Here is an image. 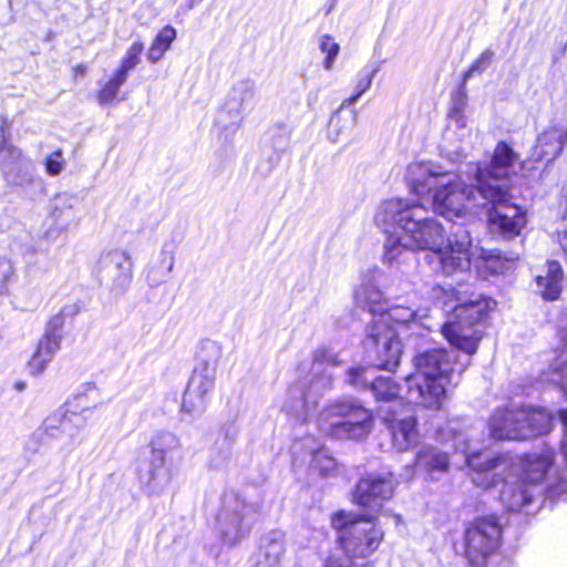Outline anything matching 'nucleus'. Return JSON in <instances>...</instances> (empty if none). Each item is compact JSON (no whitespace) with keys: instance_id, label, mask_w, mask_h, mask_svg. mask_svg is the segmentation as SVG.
Here are the masks:
<instances>
[{"instance_id":"nucleus-1","label":"nucleus","mask_w":567,"mask_h":567,"mask_svg":"<svg viewBox=\"0 0 567 567\" xmlns=\"http://www.w3.org/2000/svg\"><path fill=\"white\" fill-rule=\"evenodd\" d=\"M437 439L444 442L452 441L453 447L466 455V463L473 471V483L482 488H492L497 484L496 477L502 476L499 501L507 511L517 512L527 507L534 499L538 485L548 481L547 487L553 496H561L567 492L565 481L557 482L554 472V453L546 450L540 454L534 453L520 460L523 475L518 477L512 472V464L507 457L495 456L492 452L481 451L470 453L467 434L462 431L458 421H450L437 431Z\"/></svg>"},{"instance_id":"nucleus-2","label":"nucleus","mask_w":567,"mask_h":567,"mask_svg":"<svg viewBox=\"0 0 567 567\" xmlns=\"http://www.w3.org/2000/svg\"><path fill=\"white\" fill-rule=\"evenodd\" d=\"M374 223L383 231H390L398 225L413 249L431 250L437 256L440 269L445 276L464 274L471 267L474 254L470 231L458 227L445 239L442 224L427 217L421 204L402 198L385 200L378 207Z\"/></svg>"},{"instance_id":"nucleus-3","label":"nucleus","mask_w":567,"mask_h":567,"mask_svg":"<svg viewBox=\"0 0 567 567\" xmlns=\"http://www.w3.org/2000/svg\"><path fill=\"white\" fill-rule=\"evenodd\" d=\"M406 181L414 194L429 196L433 212L446 219L473 217L485 206L477 183L466 184L458 174L437 162L411 163L406 168Z\"/></svg>"},{"instance_id":"nucleus-4","label":"nucleus","mask_w":567,"mask_h":567,"mask_svg":"<svg viewBox=\"0 0 567 567\" xmlns=\"http://www.w3.org/2000/svg\"><path fill=\"white\" fill-rule=\"evenodd\" d=\"M429 293L430 299L441 306L443 310H452V316L442 328L444 337L453 347L466 354L475 353L481 340V333L476 324L491 309V301L476 299L468 302H458L454 290L441 286L432 287Z\"/></svg>"},{"instance_id":"nucleus-5","label":"nucleus","mask_w":567,"mask_h":567,"mask_svg":"<svg viewBox=\"0 0 567 567\" xmlns=\"http://www.w3.org/2000/svg\"><path fill=\"white\" fill-rule=\"evenodd\" d=\"M427 310L393 305L373 318L367 328L364 348L373 352L380 369L392 370L402 354L400 334L402 329L417 318L426 317Z\"/></svg>"},{"instance_id":"nucleus-6","label":"nucleus","mask_w":567,"mask_h":567,"mask_svg":"<svg viewBox=\"0 0 567 567\" xmlns=\"http://www.w3.org/2000/svg\"><path fill=\"white\" fill-rule=\"evenodd\" d=\"M414 365L415 372L405 379L408 400L426 409H440L454 372L451 354L434 349L417 355Z\"/></svg>"},{"instance_id":"nucleus-7","label":"nucleus","mask_w":567,"mask_h":567,"mask_svg":"<svg viewBox=\"0 0 567 567\" xmlns=\"http://www.w3.org/2000/svg\"><path fill=\"white\" fill-rule=\"evenodd\" d=\"M371 412L353 400H340L326 405L317 417V427L333 439L362 440L372 429Z\"/></svg>"},{"instance_id":"nucleus-8","label":"nucleus","mask_w":567,"mask_h":567,"mask_svg":"<svg viewBox=\"0 0 567 567\" xmlns=\"http://www.w3.org/2000/svg\"><path fill=\"white\" fill-rule=\"evenodd\" d=\"M331 526L339 533L343 551L352 559L371 556L384 538L373 516L340 511L331 516Z\"/></svg>"},{"instance_id":"nucleus-9","label":"nucleus","mask_w":567,"mask_h":567,"mask_svg":"<svg viewBox=\"0 0 567 567\" xmlns=\"http://www.w3.org/2000/svg\"><path fill=\"white\" fill-rule=\"evenodd\" d=\"M550 429L551 417L542 409L497 410L488 423L489 434L496 440H526Z\"/></svg>"},{"instance_id":"nucleus-10","label":"nucleus","mask_w":567,"mask_h":567,"mask_svg":"<svg viewBox=\"0 0 567 567\" xmlns=\"http://www.w3.org/2000/svg\"><path fill=\"white\" fill-rule=\"evenodd\" d=\"M478 194L482 203L491 206L487 212L491 229L506 237L519 235L526 225V215L522 207L509 202L508 189L506 187L488 188L483 184Z\"/></svg>"},{"instance_id":"nucleus-11","label":"nucleus","mask_w":567,"mask_h":567,"mask_svg":"<svg viewBox=\"0 0 567 567\" xmlns=\"http://www.w3.org/2000/svg\"><path fill=\"white\" fill-rule=\"evenodd\" d=\"M502 528L495 516L473 520L464 533V555L473 567H482L499 546Z\"/></svg>"},{"instance_id":"nucleus-12","label":"nucleus","mask_w":567,"mask_h":567,"mask_svg":"<svg viewBox=\"0 0 567 567\" xmlns=\"http://www.w3.org/2000/svg\"><path fill=\"white\" fill-rule=\"evenodd\" d=\"M257 519L256 508L237 495L225 498L218 515V528L227 545H236L245 538Z\"/></svg>"},{"instance_id":"nucleus-13","label":"nucleus","mask_w":567,"mask_h":567,"mask_svg":"<svg viewBox=\"0 0 567 567\" xmlns=\"http://www.w3.org/2000/svg\"><path fill=\"white\" fill-rule=\"evenodd\" d=\"M522 168L519 155L505 142H498L488 163H477L473 172V181L477 190L484 184L488 188L504 187L501 181L516 175Z\"/></svg>"},{"instance_id":"nucleus-14","label":"nucleus","mask_w":567,"mask_h":567,"mask_svg":"<svg viewBox=\"0 0 567 567\" xmlns=\"http://www.w3.org/2000/svg\"><path fill=\"white\" fill-rule=\"evenodd\" d=\"M75 403H69L70 406L81 408L85 401L84 395H78ZM91 410L83 408L81 412L76 410L55 411L43 422V430L49 437H66L69 445L75 446L83 441L82 430L86 426Z\"/></svg>"},{"instance_id":"nucleus-15","label":"nucleus","mask_w":567,"mask_h":567,"mask_svg":"<svg viewBox=\"0 0 567 567\" xmlns=\"http://www.w3.org/2000/svg\"><path fill=\"white\" fill-rule=\"evenodd\" d=\"M384 282V271L378 266H374L363 272L361 282L354 292L357 305L368 309L374 315V318H377L379 313L383 312L385 310V306H388V299L383 291Z\"/></svg>"},{"instance_id":"nucleus-16","label":"nucleus","mask_w":567,"mask_h":567,"mask_svg":"<svg viewBox=\"0 0 567 567\" xmlns=\"http://www.w3.org/2000/svg\"><path fill=\"white\" fill-rule=\"evenodd\" d=\"M216 374L194 368L183 396L182 411L190 416L205 412L215 389Z\"/></svg>"},{"instance_id":"nucleus-17","label":"nucleus","mask_w":567,"mask_h":567,"mask_svg":"<svg viewBox=\"0 0 567 567\" xmlns=\"http://www.w3.org/2000/svg\"><path fill=\"white\" fill-rule=\"evenodd\" d=\"M394 486L391 473L371 474L361 478L357 484L354 499L360 506L379 509L384 501L392 497Z\"/></svg>"},{"instance_id":"nucleus-18","label":"nucleus","mask_w":567,"mask_h":567,"mask_svg":"<svg viewBox=\"0 0 567 567\" xmlns=\"http://www.w3.org/2000/svg\"><path fill=\"white\" fill-rule=\"evenodd\" d=\"M382 413V419L391 433L392 445L396 451H408L417 443L419 431L413 415H402L391 410Z\"/></svg>"},{"instance_id":"nucleus-19","label":"nucleus","mask_w":567,"mask_h":567,"mask_svg":"<svg viewBox=\"0 0 567 567\" xmlns=\"http://www.w3.org/2000/svg\"><path fill=\"white\" fill-rule=\"evenodd\" d=\"M151 480H157V470L175 456L182 460V443L177 435L172 432L156 433L151 440Z\"/></svg>"},{"instance_id":"nucleus-20","label":"nucleus","mask_w":567,"mask_h":567,"mask_svg":"<svg viewBox=\"0 0 567 567\" xmlns=\"http://www.w3.org/2000/svg\"><path fill=\"white\" fill-rule=\"evenodd\" d=\"M62 332L60 328L51 323L43 337L39 340L37 348L28 361L27 368L31 375H40L44 372L48 364L52 361L55 353L61 348Z\"/></svg>"},{"instance_id":"nucleus-21","label":"nucleus","mask_w":567,"mask_h":567,"mask_svg":"<svg viewBox=\"0 0 567 567\" xmlns=\"http://www.w3.org/2000/svg\"><path fill=\"white\" fill-rule=\"evenodd\" d=\"M370 370L363 367H353L348 370L347 381L359 388L370 386L378 401L390 402L399 398L400 388L390 377H379L370 381Z\"/></svg>"},{"instance_id":"nucleus-22","label":"nucleus","mask_w":567,"mask_h":567,"mask_svg":"<svg viewBox=\"0 0 567 567\" xmlns=\"http://www.w3.org/2000/svg\"><path fill=\"white\" fill-rule=\"evenodd\" d=\"M388 237L384 241L383 262L390 267H398L415 261L411 245L404 239V234L398 225H394L390 231H384Z\"/></svg>"},{"instance_id":"nucleus-23","label":"nucleus","mask_w":567,"mask_h":567,"mask_svg":"<svg viewBox=\"0 0 567 567\" xmlns=\"http://www.w3.org/2000/svg\"><path fill=\"white\" fill-rule=\"evenodd\" d=\"M567 144V127L550 126L537 137L533 156L538 161L553 162L564 151Z\"/></svg>"},{"instance_id":"nucleus-24","label":"nucleus","mask_w":567,"mask_h":567,"mask_svg":"<svg viewBox=\"0 0 567 567\" xmlns=\"http://www.w3.org/2000/svg\"><path fill=\"white\" fill-rule=\"evenodd\" d=\"M101 268L110 275L114 274V284L125 289L132 279V261L125 250H110L101 258Z\"/></svg>"},{"instance_id":"nucleus-25","label":"nucleus","mask_w":567,"mask_h":567,"mask_svg":"<svg viewBox=\"0 0 567 567\" xmlns=\"http://www.w3.org/2000/svg\"><path fill=\"white\" fill-rule=\"evenodd\" d=\"M518 254H503L498 250L480 249L476 267L483 274L497 275L512 268Z\"/></svg>"},{"instance_id":"nucleus-26","label":"nucleus","mask_w":567,"mask_h":567,"mask_svg":"<svg viewBox=\"0 0 567 567\" xmlns=\"http://www.w3.org/2000/svg\"><path fill=\"white\" fill-rule=\"evenodd\" d=\"M415 465L433 476L434 474L446 473L450 467V458L446 452H442L435 446L423 445L415 457Z\"/></svg>"},{"instance_id":"nucleus-27","label":"nucleus","mask_w":567,"mask_h":567,"mask_svg":"<svg viewBox=\"0 0 567 567\" xmlns=\"http://www.w3.org/2000/svg\"><path fill=\"white\" fill-rule=\"evenodd\" d=\"M563 268L559 262L551 260L547 262L546 275H538L536 284L543 298L555 300L561 290Z\"/></svg>"},{"instance_id":"nucleus-28","label":"nucleus","mask_w":567,"mask_h":567,"mask_svg":"<svg viewBox=\"0 0 567 567\" xmlns=\"http://www.w3.org/2000/svg\"><path fill=\"white\" fill-rule=\"evenodd\" d=\"M175 264V247L165 244L158 254L157 260L147 269V280L151 286H158L172 272Z\"/></svg>"},{"instance_id":"nucleus-29","label":"nucleus","mask_w":567,"mask_h":567,"mask_svg":"<svg viewBox=\"0 0 567 567\" xmlns=\"http://www.w3.org/2000/svg\"><path fill=\"white\" fill-rule=\"evenodd\" d=\"M245 110L240 103L228 94L216 118V126L221 131L234 134L240 126Z\"/></svg>"},{"instance_id":"nucleus-30","label":"nucleus","mask_w":567,"mask_h":567,"mask_svg":"<svg viewBox=\"0 0 567 567\" xmlns=\"http://www.w3.org/2000/svg\"><path fill=\"white\" fill-rule=\"evenodd\" d=\"M73 203L74 199L66 194L59 195L53 200L51 216L62 229H68L78 223Z\"/></svg>"},{"instance_id":"nucleus-31","label":"nucleus","mask_w":567,"mask_h":567,"mask_svg":"<svg viewBox=\"0 0 567 567\" xmlns=\"http://www.w3.org/2000/svg\"><path fill=\"white\" fill-rule=\"evenodd\" d=\"M221 355L223 348L219 343L204 340L197 351L195 368L216 374Z\"/></svg>"},{"instance_id":"nucleus-32","label":"nucleus","mask_w":567,"mask_h":567,"mask_svg":"<svg viewBox=\"0 0 567 567\" xmlns=\"http://www.w3.org/2000/svg\"><path fill=\"white\" fill-rule=\"evenodd\" d=\"M177 37V31L174 27L167 24L163 27L154 38L147 51V60L151 63H157L163 59L165 53L169 50L172 43Z\"/></svg>"},{"instance_id":"nucleus-33","label":"nucleus","mask_w":567,"mask_h":567,"mask_svg":"<svg viewBox=\"0 0 567 567\" xmlns=\"http://www.w3.org/2000/svg\"><path fill=\"white\" fill-rule=\"evenodd\" d=\"M357 123V113L342 116L340 111L336 112L330 118L328 127V136L332 142H338L343 137H348Z\"/></svg>"},{"instance_id":"nucleus-34","label":"nucleus","mask_w":567,"mask_h":567,"mask_svg":"<svg viewBox=\"0 0 567 567\" xmlns=\"http://www.w3.org/2000/svg\"><path fill=\"white\" fill-rule=\"evenodd\" d=\"M260 550L269 567L276 566L284 554V535L277 530L270 532L262 538Z\"/></svg>"},{"instance_id":"nucleus-35","label":"nucleus","mask_w":567,"mask_h":567,"mask_svg":"<svg viewBox=\"0 0 567 567\" xmlns=\"http://www.w3.org/2000/svg\"><path fill=\"white\" fill-rule=\"evenodd\" d=\"M6 181L16 186H27L32 183L34 177L33 164L30 158L19 162L13 168L3 173Z\"/></svg>"},{"instance_id":"nucleus-36","label":"nucleus","mask_w":567,"mask_h":567,"mask_svg":"<svg viewBox=\"0 0 567 567\" xmlns=\"http://www.w3.org/2000/svg\"><path fill=\"white\" fill-rule=\"evenodd\" d=\"M563 340L566 343L565 348L559 353L546 379L558 384L567 395V333L563 336Z\"/></svg>"},{"instance_id":"nucleus-37","label":"nucleus","mask_w":567,"mask_h":567,"mask_svg":"<svg viewBox=\"0 0 567 567\" xmlns=\"http://www.w3.org/2000/svg\"><path fill=\"white\" fill-rule=\"evenodd\" d=\"M126 78L114 72V74L102 85L97 94L100 104H109L116 100L121 86L126 82Z\"/></svg>"},{"instance_id":"nucleus-38","label":"nucleus","mask_w":567,"mask_h":567,"mask_svg":"<svg viewBox=\"0 0 567 567\" xmlns=\"http://www.w3.org/2000/svg\"><path fill=\"white\" fill-rule=\"evenodd\" d=\"M28 157L23 155L22 151L14 146L13 144L3 141L0 145V167L2 174L8 169L18 165L19 162L25 161Z\"/></svg>"},{"instance_id":"nucleus-39","label":"nucleus","mask_w":567,"mask_h":567,"mask_svg":"<svg viewBox=\"0 0 567 567\" xmlns=\"http://www.w3.org/2000/svg\"><path fill=\"white\" fill-rule=\"evenodd\" d=\"M452 134H456V138L461 143H467L471 140V128L467 127V120L465 114L450 115L446 140H452Z\"/></svg>"},{"instance_id":"nucleus-40","label":"nucleus","mask_w":567,"mask_h":567,"mask_svg":"<svg viewBox=\"0 0 567 567\" xmlns=\"http://www.w3.org/2000/svg\"><path fill=\"white\" fill-rule=\"evenodd\" d=\"M144 50V45L140 41H135L132 45L126 50L120 68L116 70L120 74L127 79L128 72L132 71L141 61V54Z\"/></svg>"},{"instance_id":"nucleus-41","label":"nucleus","mask_w":567,"mask_h":567,"mask_svg":"<svg viewBox=\"0 0 567 567\" xmlns=\"http://www.w3.org/2000/svg\"><path fill=\"white\" fill-rule=\"evenodd\" d=\"M318 45L322 53L326 54L323 66L326 70H331L334 61L340 52L339 44L329 34H322L318 39Z\"/></svg>"},{"instance_id":"nucleus-42","label":"nucleus","mask_w":567,"mask_h":567,"mask_svg":"<svg viewBox=\"0 0 567 567\" xmlns=\"http://www.w3.org/2000/svg\"><path fill=\"white\" fill-rule=\"evenodd\" d=\"M311 467L322 475H331L337 471L338 464L328 451L319 450L312 456Z\"/></svg>"},{"instance_id":"nucleus-43","label":"nucleus","mask_w":567,"mask_h":567,"mask_svg":"<svg viewBox=\"0 0 567 567\" xmlns=\"http://www.w3.org/2000/svg\"><path fill=\"white\" fill-rule=\"evenodd\" d=\"M228 94L247 109L252 103L255 86L251 82L241 81L235 84Z\"/></svg>"},{"instance_id":"nucleus-44","label":"nucleus","mask_w":567,"mask_h":567,"mask_svg":"<svg viewBox=\"0 0 567 567\" xmlns=\"http://www.w3.org/2000/svg\"><path fill=\"white\" fill-rule=\"evenodd\" d=\"M493 55L494 53L491 50L483 51L464 74V80H468L475 74L483 73L491 65Z\"/></svg>"},{"instance_id":"nucleus-45","label":"nucleus","mask_w":567,"mask_h":567,"mask_svg":"<svg viewBox=\"0 0 567 567\" xmlns=\"http://www.w3.org/2000/svg\"><path fill=\"white\" fill-rule=\"evenodd\" d=\"M45 171L51 176L59 175L65 166V159L61 150L51 153L44 159Z\"/></svg>"},{"instance_id":"nucleus-46","label":"nucleus","mask_w":567,"mask_h":567,"mask_svg":"<svg viewBox=\"0 0 567 567\" xmlns=\"http://www.w3.org/2000/svg\"><path fill=\"white\" fill-rule=\"evenodd\" d=\"M377 72L378 66L362 70L355 84L354 91H357L359 94H363L365 91H368Z\"/></svg>"},{"instance_id":"nucleus-47","label":"nucleus","mask_w":567,"mask_h":567,"mask_svg":"<svg viewBox=\"0 0 567 567\" xmlns=\"http://www.w3.org/2000/svg\"><path fill=\"white\" fill-rule=\"evenodd\" d=\"M465 107H466V95L463 92H457L453 96L452 104L449 110V116L465 114Z\"/></svg>"},{"instance_id":"nucleus-48","label":"nucleus","mask_w":567,"mask_h":567,"mask_svg":"<svg viewBox=\"0 0 567 567\" xmlns=\"http://www.w3.org/2000/svg\"><path fill=\"white\" fill-rule=\"evenodd\" d=\"M13 275V267L7 260H0V292L7 290V285Z\"/></svg>"},{"instance_id":"nucleus-49","label":"nucleus","mask_w":567,"mask_h":567,"mask_svg":"<svg viewBox=\"0 0 567 567\" xmlns=\"http://www.w3.org/2000/svg\"><path fill=\"white\" fill-rule=\"evenodd\" d=\"M560 419L564 424L565 435L561 442V453L567 463V410L560 412Z\"/></svg>"},{"instance_id":"nucleus-50","label":"nucleus","mask_w":567,"mask_h":567,"mask_svg":"<svg viewBox=\"0 0 567 567\" xmlns=\"http://www.w3.org/2000/svg\"><path fill=\"white\" fill-rule=\"evenodd\" d=\"M316 361L327 362V363H330L332 365H336V364L339 363L337 354H333V353H330V352H326V351L319 352L316 355Z\"/></svg>"},{"instance_id":"nucleus-51","label":"nucleus","mask_w":567,"mask_h":567,"mask_svg":"<svg viewBox=\"0 0 567 567\" xmlns=\"http://www.w3.org/2000/svg\"><path fill=\"white\" fill-rule=\"evenodd\" d=\"M558 240L564 251L567 252V229L558 230Z\"/></svg>"},{"instance_id":"nucleus-52","label":"nucleus","mask_w":567,"mask_h":567,"mask_svg":"<svg viewBox=\"0 0 567 567\" xmlns=\"http://www.w3.org/2000/svg\"><path fill=\"white\" fill-rule=\"evenodd\" d=\"M362 94H359L357 91H354V93L349 97L343 103H342V106L343 107L344 105H351V104H354L359 97L361 96Z\"/></svg>"},{"instance_id":"nucleus-53","label":"nucleus","mask_w":567,"mask_h":567,"mask_svg":"<svg viewBox=\"0 0 567 567\" xmlns=\"http://www.w3.org/2000/svg\"><path fill=\"white\" fill-rule=\"evenodd\" d=\"M312 389H317V382L316 383H312L310 389L308 390V392L305 394V403L308 404L310 401H311V391Z\"/></svg>"},{"instance_id":"nucleus-54","label":"nucleus","mask_w":567,"mask_h":567,"mask_svg":"<svg viewBox=\"0 0 567 567\" xmlns=\"http://www.w3.org/2000/svg\"><path fill=\"white\" fill-rule=\"evenodd\" d=\"M7 126V120L0 115V132H3Z\"/></svg>"},{"instance_id":"nucleus-55","label":"nucleus","mask_w":567,"mask_h":567,"mask_svg":"<svg viewBox=\"0 0 567 567\" xmlns=\"http://www.w3.org/2000/svg\"><path fill=\"white\" fill-rule=\"evenodd\" d=\"M75 72H78L80 74H84L85 73V66L84 65H78L75 68Z\"/></svg>"},{"instance_id":"nucleus-56","label":"nucleus","mask_w":567,"mask_h":567,"mask_svg":"<svg viewBox=\"0 0 567 567\" xmlns=\"http://www.w3.org/2000/svg\"><path fill=\"white\" fill-rule=\"evenodd\" d=\"M203 0H189L188 8H193L196 4L200 3Z\"/></svg>"},{"instance_id":"nucleus-57","label":"nucleus","mask_w":567,"mask_h":567,"mask_svg":"<svg viewBox=\"0 0 567 567\" xmlns=\"http://www.w3.org/2000/svg\"><path fill=\"white\" fill-rule=\"evenodd\" d=\"M458 153H462L464 152V148L463 147H460V151H457Z\"/></svg>"},{"instance_id":"nucleus-58","label":"nucleus","mask_w":567,"mask_h":567,"mask_svg":"<svg viewBox=\"0 0 567 567\" xmlns=\"http://www.w3.org/2000/svg\"><path fill=\"white\" fill-rule=\"evenodd\" d=\"M413 474L406 475V478H412Z\"/></svg>"}]
</instances>
